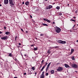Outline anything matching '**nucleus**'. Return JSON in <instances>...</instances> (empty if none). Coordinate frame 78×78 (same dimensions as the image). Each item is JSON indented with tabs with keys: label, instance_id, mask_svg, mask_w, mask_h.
Returning a JSON list of instances; mask_svg holds the SVG:
<instances>
[{
	"label": "nucleus",
	"instance_id": "f257e3e1",
	"mask_svg": "<svg viewBox=\"0 0 78 78\" xmlns=\"http://www.w3.org/2000/svg\"><path fill=\"white\" fill-rule=\"evenodd\" d=\"M55 30L56 32L57 33H60V32H61V28L57 27V26H55Z\"/></svg>",
	"mask_w": 78,
	"mask_h": 78
},
{
	"label": "nucleus",
	"instance_id": "f03ea898",
	"mask_svg": "<svg viewBox=\"0 0 78 78\" xmlns=\"http://www.w3.org/2000/svg\"><path fill=\"white\" fill-rule=\"evenodd\" d=\"M58 42L59 43V44H64L66 43V41H62V40H58Z\"/></svg>",
	"mask_w": 78,
	"mask_h": 78
},
{
	"label": "nucleus",
	"instance_id": "7ed1b4c3",
	"mask_svg": "<svg viewBox=\"0 0 78 78\" xmlns=\"http://www.w3.org/2000/svg\"><path fill=\"white\" fill-rule=\"evenodd\" d=\"M53 8V6L51 5H49V6H47L46 7V9H45L46 10L47 9H50L51 8Z\"/></svg>",
	"mask_w": 78,
	"mask_h": 78
},
{
	"label": "nucleus",
	"instance_id": "20e7f679",
	"mask_svg": "<svg viewBox=\"0 0 78 78\" xmlns=\"http://www.w3.org/2000/svg\"><path fill=\"white\" fill-rule=\"evenodd\" d=\"M62 70H63V68L61 67H58V69H57V70L58 71V72H61V71Z\"/></svg>",
	"mask_w": 78,
	"mask_h": 78
},
{
	"label": "nucleus",
	"instance_id": "39448f33",
	"mask_svg": "<svg viewBox=\"0 0 78 78\" xmlns=\"http://www.w3.org/2000/svg\"><path fill=\"white\" fill-rule=\"evenodd\" d=\"M51 62H50L48 64V65L46 69V72H47V71L48 70V68H49V67L50 66V64H51Z\"/></svg>",
	"mask_w": 78,
	"mask_h": 78
},
{
	"label": "nucleus",
	"instance_id": "423d86ee",
	"mask_svg": "<svg viewBox=\"0 0 78 78\" xmlns=\"http://www.w3.org/2000/svg\"><path fill=\"white\" fill-rule=\"evenodd\" d=\"M9 2L10 4L11 5V6H12L11 5H12V6H14V2H12V0H9Z\"/></svg>",
	"mask_w": 78,
	"mask_h": 78
},
{
	"label": "nucleus",
	"instance_id": "0eeeda50",
	"mask_svg": "<svg viewBox=\"0 0 78 78\" xmlns=\"http://www.w3.org/2000/svg\"><path fill=\"white\" fill-rule=\"evenodd\" d=\"M71 66L73 67H74V68H78V65H76L75 64H71Z\"/></svg>",
	"mask_w": 78,
	"mask_h": 78
},
{
	"label": "nucleus",
	"instance_id": "6e6552de",
	"mask_svg": "<svg viewBox=\"0 0 78 78\" xmlns=\"http://www.w3.org/2000/svg\"><path fill=\"white\" fill-rule=\"evenodd\" d=\"M1 39L2 40H6V39H8V37L7 36H5V37H2L1 38Z\"/></svg>",
	"mask_w": 78,
	"mask_h": 78
},
{
	"label": "nucleus",
	"instance_id": "1a4fd4ad",
	"mask_svg": "<svg viewBox=\"0 0 78 78\" xmlns=\"http://www.w3.org/2000/svg\"><path fill=\"white\" fill-rule=\"evenodd\" d=\"M9 1L8 0H4V4L5 5H8Z\"/></svg>",
	"mask_w": 78,
	"mask_h": 78
},
{
	"label": "nucleus",
	"instance_id": "9d476101",
	"mask_svg": "<svg viewBox=\"0 0 78 78\" xmlns=\"http://www.w3.org/2000/svg\"><path fill=\"white\" fill-rule=\"evenodd\" d=\"M43 20H44V21H46V22H48V23H50V20H49L48 19L46 18H44L43 19Z\"/></svg>",
	"mask_w": 78,
	"mask_h": 78
},
{
	"label": "nucleus",
	"instance_id": "9b49d317",
	"mask_svg": "<svg viewBox=\"0 0 78 78\" xmlns=\"http://www.w3.org/2000/svg\"><path fill=\"white\" fill-rule=\"evenodd\" d=\"M36 11H37V9L36 8L33 9L32 10V12L34 13H36Z\"/></svg>",
	"mask_w": 78,
	"mask_h": 78
},
{
	"label": "nucleus",
	"instance_id": "f8f14e48",
	"mask_svg": "<svg viewBox=\"0 0 78 78\" xmlns=\"http://www.w3.org/2000/svg\"><path fill=\"white\" fill-rule=\"evenodd\" d=\"M25 4L27 6H28V5H29V2L28 1L26 2L25 3Z\"/></svg>",
	"mask_w": 78,
	"mask_h": 78
},
{
	"label": "nucleus",
	"instance_id": "ddd939ff",
	"mask_svg": "<svg viewBox=\"0 0 78 78\" xmlns=\"http://www.w3.org/2000/svg\"><path fill=\"white\" fill-rule=\"evenodd\" d=\"M44 68H45V65L43 66V67L40 70V72H42V71H43V70H44Z\"/></svg>",
	"mask_w": 78,
	"mask_h": 78
},
{
	"label": "nucleus",
	"instance_id": "4468645a",
	"mask_svg": "<svg viewBox=\"0 0 78 78\" xmlns=\"http://www.w3.org/2000/svg\"><path fill=\"white\" fill-rule=\"evenodd\" d=\"M64 66L65 67H66V68H67L68 67H69V65H67L66 64H64Z\"/></svg>",
	"mask_w": 78,
	"mask_h": 78
},
{
	"label": "nucleus",
	"instance_id": "2eb2a0df",
	"mask_svg": "<svg viewBox=\"0 0 78 78\" xmlns=\"http://www.w3.org/2000/svg\"><path fill=\"white\" fill-rule=\"evenodd\" d=\"M74 51V49H71V53L70 54V55H71V54H72L73 53V52Z\"/></svg>",
	"mask_w": 78,
	"mask_h": 78
},
{
	"label": "nucleus",
	"instance_id": "dca6fc26",
	"mask_svg": "<svg viewBox=\"0 0 78 78\" xmlns=\"http://www.w3.org/2000/svg\"><path fill=\"white\" fill-rule=\"evenodd\" d=\"M54 72H55V71L53 70H52L51 71V74H53L54 73Z\"/></svg>",
	"mask_w": 78,
	"mask_h": 78
},
{
	"label": "nucleus",
	"instance_id": "f3484780",
	"mask_svg": "<svg viewBox=\"0 0 78 78\" xmlns=\"http://www.w3.org/2000/svg\"><path fill=\"white\" fill-rule=\"evenodd\" d=\"M13 58L15 61H16V62H17L18 61V60H17V59L16 58H15V59L14 58V57H12Z\"/></svg>",
	"mask_w": 78,
	"mask_h": 78
},
{
	"label": "nucleus",
	"instance_id": "a211bd4d",
	"mask_svg": "<svg viewBox=\"0 0 78 78\" xmlns=\"http://www.w3.org/2000/svg\"><path fill=\"white\" fill-rule=\"evenodd\" d=\"M5 34L7 35H8V34H10V33L9 32H6L5 33Z\"/></svg>",
	"mask_w": 78,
	"mask_h": 78
},
{
	"label": "nucleus",
	"instance_id": "6ab92c4d",
	"mask_svg": "<svg viewBox=\"0 0 78 78\" xmlns=\"http://www.w3.org/2000/svg\"><path fill=\"white\" fill-rule=\"evenodd\" d=\"M10 57H12V53H10L8 55Z\"/></svg>",
	"mask_w": 78,
	"mask_h": 78
},
{
	"label": "nucleus",
	"instance_id": "aec40b11",
	"mask_svg": "<svg viewBox=\"0 0 78 78\" xmlns=\"http://www.w3.org/2000/svg\"><path fill=\"white\" fill-rule=\"evenodd\" d=\"M42 25H43V26H46V27H48V24H43Z\"/></svg>",
	"mask_w": 78,
	"mask_h": 78
},
{
	"label": "nucleus",
	"instance_id": "412c9836",
	"mask_svg": "<svg viewBox=\"0 0 78 78\" xmlns=\"http://www.w3.org/2000/svg\"><path fill=\"white\" fill-rule=\"evenodd\" d=\"M31 69L33 70H35V67L34 66L32 67Z\"/></svg>",
	"mask_w": 78,
	"mask_h": 78
},
{
	"label": "nucleus",
	"instance_id": "4be33fe9",
	"mask_svg": "<svg viewBox=\"0 0 78 78\" xmlns=\"http://www.w3.org/2000/svg\"><path fill=\"white\" fill-rule=\"evenodd\" d=\"M70 21H71V22H75L76 21L75 20H74L71 19L70 20Z\"/></svg>",
	"mask_w": 78,
	"mask_h": 78
},
{
	"label": "nucleus",
	"instance_id": "5701e85b",
	"mask_svg": "<svg viewBox=\"0 0 78 78\" xmlns=\"http://www.w3.org/2000/svg\"><path fill=\"white\" fill-rule=\"evenodd\" d=\"M34 50L35 51H36L37 50V47L34 48Z\"/></svg>",
	"mask_w": 78,
	"mask_h": 78
},
{
	"label": "nucleus",
	"instance_id": "b1692460",
	"mask_svg": "<svg viewBox=\"0 0 78 78\" xmlns=\"http://www.w3.org/2000/svg\"><path fill=\"white\" fill-rule=\"evenodd\" d=\"M47 52L48 53L50 54V53H51V51H50V50H48Z\"/></svg>",
	"mask_w": 78,
	"mask_h": 78
},
{
	"label": "nucleus",
	"instance_id": "393cba45",
	"mask_svg": "<svg viewBox=\"0 0 78 78\" xmlns=\"http://www.w3.org/2000/svg\"><path fill=\"white\" fill-rule=\"evenodd\" d=\"M71 58H72V60H75V58H74V56H72L71 57Z\"/></svg>",
	"mask_w": 78,
	"mask_h": 78
},
{
	"label": "nucleus",
	"instance_id": "a878e982",
	"mask_svg": "<svg viewBox=\"0 0 78 78\" xmlns=\"http://www.w3.org/2000/svg\"><path fill=\"white\" fill-rule=\"evenodd\" d=\"M45 73V72L44 71H43L42 73V74H41L42 76H44V73Z\"/></svg>",
	"mask_w": 78,
	"mask_h": 78
},
{
	"label": "nucleus",
	"instance_id": "bb28decb",
	"mask_svg": "<svg viewBox=\"0 0 78 78\" xmlns=\"http://www.w3.org/2000/svg\"><path fill=\"white\" fill-rule=\"evenodd\" d=\"M40 78H44V76L41 75Z\"/></svg>",
	"mask_w": 78,
	"mask_h": 78
},
{
	"label": "nucleus",
	"instance_id": "cd10ccee",
	"mask_svg": "<svg viewBox=\"0 0 78 78\" xmlns=\"http://www.w3.org/2000/svg\"><path fill=\"white\" fill-rule=\"evenodd\" d=\"M59 8H60L59 6H57L56 8V9H59Z\"/></svg>",
	"mask_w": 78,
	"mask_h": 78
},
{
	"label": "nucleus",
	"instance_id": "c85d7f7f",
	"mask_svg": "<svg viewBox=\"0 0 78 78\" xmlns=\"http://www.w3.org/2000/svg\"><path fill=\"white\" fill-rule=\"evenodd\" d=\"M46 76H48V73H46Z\"/></svg>",
	"mask_w": 78,
	"mask_h": 78
},
{
	"label": "nucleus",
	"instance_id": "c756f323",
	"mask_svg": "<svg viewBox=\"0 0 78 78\" xmlns=\"http://www.w3.org/2000/svg\"><path fill=\"white\" fill-rule=\"evenodd\" d=\"M59 14L60 15V16H61V15H62V13H59Z\"/></svg>",
	"mask_w": 78,
	"mask_h": 78
},
{
	"label": "nucleus",
	"instance_id": "7c9ffc66",
	"mask_svg": "<svg viewBox=\"0 0 78 78\" xmlns=\"http://www.w3.org/2000/svg\"><path fill=\"white\" fill-rule=\"evenodd\" d=\"M24 56H27L26 57H28V55H27L26 54H25L24 55Z\"/></svg>",
	"mask_w": 78,
	"mask_h": 78
},
{
	"label": "nucleus",
	"instance_id": "2f4dec72",
	"mask_svg": "<svg viewBox=\"0 0 78 78\" xmlns=\"http://www.w3.org/2000/svg\"><path fill=\"white\" fill-rule=\"evenodd\" d=\"M40 36H44V34H40Z\"/></svg>",
	"mask_w": 78,
	"mask_h": 78
},
{
	"label": "nucleus",
	"instance_id": "473e14b6",
	"mask_svg": "<svg viewBox=\"0 0 78 78\" xmlns=\"http://www.w3.org/2000/svg\"><path fill=\"white\" fill-rule=\"evenodd\" d=\"M47 64H48V63H46L45 65H44L45 66H47Z\"/></svg>",
	"mask_w": 78,
	"mask_h": 78
},
{
	"label": "nucleus",
	"instance_id": "72a5a7b5",
	"mask_svg": "<svg viewBox=\"0 0 78 78\" xmlns=\"http://www.w3.org/2000/svg\"><path fill=\"white\" fill-rule=\"evenodd\" d=\"M44 60H42L41 61V64H42V63H43V62H44Z\"/></svg>",
	"mask_w": 78,
	"mask_h": 78
},
{
	"label": "nucleus",
	"instance_id": "f704fd0d",
	"mask_svg": "<svg viewBox=\"0 0 78 78\" xmlns=\"http://www.w3.org/2000/svg\"><path fill=\"white\" fill-rule=\"evenodd\" d=\"M21 30L23 32V29H21Z\"/></svg>",
	"mask_w": 78,
	"mask_h": 78
},
{
	"label": "nucleus",
	"instance_id": "c9c22d12",
	"mask_svg": "<svg viewBox=\"0 0 78 78\" xmlns=\"http://www.w3.org/2000/svg\"><path fill=\"white\" fill-rule=\"evenodd\" d=\"M4 28L5 30H6V27H4Z\"/></svg>",
	"mask_w": 78,
	"mask_h": 78
},
{
	"label": "nucleus",
	"instance_id": "e433bc0d",
	"mask_svg": "<svg viewBox=\"0 0 78 78\" xmlns=\"http://www.w3.org/2000/svg\"><path fill=\"white\" fill-rule=\"evenodd\" d=\"M26 74H27V73H23V75H26Z\"/></svg>",
	"mask_w": 78,
	"mask_h": 78
},
{
	"label": "nucleus",
	"instance_id": "4c0bfd02",
	"mask_svg": "<svg viewBox=\"0 0 78 78\" xmlns=\"http://www.w3.org/2000/svg\"><path fill=\"white\" fill-rule=\"evenodd\" d=\"M35 76H36V74H37V73L35 72Z\"/></svg>",
	"mask_w": 78,
	"mask_h": 78
},
{
	"label": "nucleus",
	"instance_id": "58836bf2",
	"mask_svg": "<svg viewBox=\"0 0 78 78\" xmlns=\"http://www.w3.org/2000/svg\"><path fill=\"white\" fill-rule=\"evenodd\" d=\"M28 33V31H26V33Z\"/></svg>",
	"mask_w": 78,
	"mask_h": 78
},
{
	"label": "nucleus",
	"instance_id": "ea45409f",
	"mask_svg": "<svg viewBox=\"0 0 78 78\" xmlns=\"http://www.w3.org/2000/svg\"><path fill=\"white\" fill-rule=\"evenodd\" d=\"M55 47V48H58V47L57 46H55V47Z\"/></svg>",
	"mask_w": 78,
	"mask_h": 78
},
{
	"label": "nucleus",
	"instance_id": "a19ab883",
	"mask_svg": "<svg viewBox=\"0 0 78 78\" xmlns=\"http://www.w3.org/2000/svg\"><path fill=\"white\" fill-rule=\"evenodd\" d=\"M2 32H1L0 31V34H2Z\"/></svg>",
	"mask_w": 78,
	"mask_h": 78
},
{
	"label": "nucleus",
	"instance_id": "79ce46f5",
	"mask_svg": "<svg viewBox=\"0 0 78 78\" xmlns=\"http://www.w3.org/2000/svg\"><path fill=\"white\" fill-rule=\"evenodd\" d=\"M30 18H32V16L31 15H30Z\"/></svg>",
	"mask_w": 78,
	"mask_h": 78
},
{
	"label": "nucleus",
	"instance_id": "37998d69",
	"mask_svg": "<svg viewBox=\"0 0 78 78\" xmlns=\"http://www.w3.org/2000/svg\"><path fill=\"white\" fill-rule=\"evenodd\" d=\"M15 38V39H17V36H16Z\"/></svg>",
	"mask_w": 78,
	"mask_h": 78
},
{
	"label": "nucleus",
	"instance_id": "c03bdc74",
	"mask_svg": "<svg viewBox=\"0 0 78 78\" xmlns=\"http://www.w3.org/2000/svg\"><path fill=\"white\" fill-rule=\"evenodd\" d=\"M24 2H22V4H23H23H24Z\"/></svg>",
	"mask_w": 78,
	"mask_h": 78
},
{
	"label": "nucleus",
	"instance_id": "a18cd8bd",
	"mask_svg": "<svg viewBox=\"0 0 78 78\" xmlns=\"http://www.w3.org/2000/svg\"><path fill=\"white\" fill-rule=\"evenodd\" d=\"M31 47H33V46H34V45H33V44L31 45Z\"/></svg>",
	"mask_w": 78,
	"mask_h": 78
},
{
	"label": "nucleus",
	"instance_id": "49530a36",
	"mask_svg": "<svg viewBox=\"0 0 78 78\" xmlns=\"http://www.w3.org/2000/svg\"><path fill=\"white\" fill-rule=\"evenodd\" d=\"M19 45H21V44H20V43H19Z\"/></svg>",
	"mask_w": 78,
	"mask_h": 78
},
{
	"label": "nucleus",
	"instance_id": "de8ad7c7",
	"mask_svg": "<svg viewBox=\"0 0 78 78\" xmlns=\"http://www.w3.org/2000/svg\"><path fill=\"white\" fill-rule=\"evenodd\" d=\"M53 24H55V22H53Z\"/></svg>",
	"mask_w": 78,
	"mask_h": 78
},
{
	"label": "nucleus",
	"instance_id": "09e8293b",
	"mask_svg": "<svg viewBox=\"0 0 78 78\" xmlns=\"http://www.w3.org/2000/svg\"><path fill=\"white\" fill-rule=\"evenodd\" d=\"M75 12H76V13H77V11H76Z\"/></svg>",
	"mask_w": 78,
	"mask_h": 78
},
{
	"label": "nucleus",
	"instance_id": "8fccbe9b",
	"mask_svg": "<svg viewBox=\"0 0 78 78\" xmlns=\"http://www.w3.org/2000/svg\"><path fill=\"white\" fill-rule=\"evenodd\" d=\"M14 78H17V77H14Z\"/></svg>",
	"mask_w": 78,
	"mask_h": 78
},
{
	"label": "nucleus",
	"instance_id": "3c124183",
	"mask_svg": "<svg viewBox=\"0 0 78 78\" xmlns=\"http://www.w3.org/2000/svg\"><path fill=\"white\" fill-rule=\"evenodd\" d=\"M75 25H74L73 27V28H74V27H75Z\"/></svg>",
	"mask_w": 78,
	"mask_h": 78
},
{
	"label": "nucleus",
	"instance_id": "603ef678",
	"mask_svg": "<svg viewBox=\"0 0 78 78\" xmlns=\"http://www.w3.org/2000/svg\"><path fill=\"white\" fill-rule=\"evenodd\" d=\"M76 42H78V40H77V41H76Z\"/></svg>",
	"mask_w": 78,
	"mask_h": 78
},
{
	"label": "nucleus",
	"instance_id": "864d4df0",
	"mask_svg": "<svg viewBox=\"0 0 78 78\" xmlns=\"http://www.w3.org/2000/svg\"><path fill=\"white\" fill-rule=\"evenodd\" d=\"M49 48H51V47H49Z\"/></svg>",
	"mask_w": 78,
	"mask_h": 78
},
{
	"label": "nucleus",
	"instance_id": "5fc2aeb1",
	"mask_svg": "<svg viewBox=\"0 0 78 78\" xmlns=\"http://www.w3.org/2000/svg\"><path fill=\"white\" fill-rule=\"evenodd\" d=\"M75 18H76V17H73V18H74V19H75Z\"/></svg>",
	"mask_w": 78,
	"mask_h": 78
},
{
	"label": "nucleus",
	"instance_id": "6e6d98bb",
	"mask_svg": "<svg viewBox=\"0 0 78 78\" xmlns=\"http://www.w3.org/2000/svg\"><path fill=\"white\" fill-rule=\"evenodd\" d=\"M0 6H2V4H0Z\"/></svg>",
	"mask_w": 78,
	"mask_h": 78
},
{
	"label": "nucleus",
	"instance_id": "4d7b16f0",
	"mask_svg": "<svg viewBox=\"0 0 78 78\" xmlns=\"http://www.w3.org/2000/svg\"><path fill=\"white\" fill-rule=\"evenodd\" d=\"M42 67V66H40V67Z\"/></svg>",
	"mask_w": 78,
	"mask_h": 78
},
{
	"label": "nucleus",
	"instance_id": "13d9d810",
	"mask_svg": "<svg viewBox=\"0 0 78 78\" xmlns=\"http://www.w3.org/2000/svg\"><path fill=\"white\" fill-rule=\"evenodd\" d=\"M30 74H29V73H28V75H30Z\"/></svg>",
	"mask_w": 78,
	"mask_h": 78
},
{
	"label": "nucleus",
	"instance_id": "bf43d9fd",
	"mask_svg": "<svg viewBox=\"0 0 78 78\" xmlns=\"http://www.w3.org/2000/svg\"><path fill=\"white\" fill-rule=\"evenodd\" d=\"M35 39H37V38H36Z\"/></svg>",
	"mask_w": 78,
	"mask_h": 78
},
{
	"label": "nucleus",
	"instance_id": "052dcab7",
	"mask_svg": "<svg viewBox=\"0 0 78 78\" xmlns=\"http://www.w3.org/2000/svg\"><path fill=\"white\" fill-rule=\"evenodd\" d=\"M41 66H40V67H39V68L41 69Z\"/></svg>",
	"mask_w": 78,
	"mask_h": 78
},
{
	"label": "nucleus",
	"instance_id": "680f3d73",
	"mask_svg": "<svg viewBox=\"0 0 78 78\" xmlns=\"http://www.w3.org/2000/svg\"><path fill=\"white\" fill-rule=\"evenodd\" d=\"M45 1H47L48 0H44Z\"/></svg>",
	"mask_w": 78,
	"mask_h": 78
},
{
	"label": "nucleus",
	"instance_id": "e2e57ef3",
	"mask_svg": "<svg viewBox=\"0 0 78 78\" xmlns=\"http://www.w3.org/2000/svg\"><path fill=\"white\" fill-rule=\"evenodd\" d=\"M75 72H77V71H75Z\"/></svg>",
	"mask_w": 78,
	"mask_h": 78
},
{
	"label": "nucleus",
	"instance_id": "0e129e2a",
	"mask_svg": "<svg viewBox=\"0 0 78 78\" xmlns=\"http://www.w3.org/2000/svg\"><path fill=\"white\" fill-rule=\"evenodd\" d=\"M15 40H16V38H15Z\"/></svg>",
	"mask_w": 78,
	"mask_h": 78
},
{
	"label": "nucleus",
	"instance_id": "69168bd1",
	"mask_svg": "<svg viewBox=\"0 0 78 78\" xmlns=\"http://www.w3.org/2000/svg\"><path fill=\"white\" fill-rule=\"evenodd\" d=\"M69 4H68V5L69 6Z\"/></svg>",
	"mask_w": 78,
	"mask_h": 78
},
{
	"label": "nucleus",
	"instance_id": "338daca9",
	"mask_svg": "<svg viewBox=\"0 0 78 78\" xmlns=\"http://www.w3.org/2000/svg\"><path fill=\"white\" fill-rule=\"evenodd\" d=\"M77 26H78V24H77Z\"/></svg>",
	"mask_w": 78,
	"mask_h": 78
},
{
	"label": "nucleus",
	"instance_id": "774afa93",
	"mask_svg": "<svg viewBox=\"0 0 78 78\" xmlns=\"http://www.w3.org/2000/svg\"><path fill=\"white\" fill-rule=\"evenodd\" d=\"M34 23H35V22H34Z\"/></svg>",
	"mask_w": 78,
	"mask_h": 78
}]
</instances>
